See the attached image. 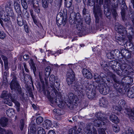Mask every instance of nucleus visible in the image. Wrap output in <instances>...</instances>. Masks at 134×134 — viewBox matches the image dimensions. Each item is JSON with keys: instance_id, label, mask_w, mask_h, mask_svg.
I'll return each mask as SVG.
<instances>
[{"instance_id": "f257e3e1", "label": "nucleus", "mask_w": 134, "mask_h": 134, "mask_svg": "<svg viewBox=\"0 0 134 134\" xmlns=\"http://www.w3.org/2000/svg\"><path fill=\"white\" fill-rule=\"evenodd\" d=\"M69 21L72 24H76L78 30H81L82 24V22L79 13L76 14L74 12L71 13L69 18Z\"/></svg>"}, {"instance_id": "f03ea898", "label": "nucleus", "mask_w": 134, "mask_h": 134, "mask_svg": "<svg viewBox=\"0 0 134 134\" xmlns=\"http://www.w3.org/2000/svg\"><path fill=\"white\" fill-rule=\"evenodd\" d=\"M9 85L11 90H14L15 91H17L19 94L22 97L24 96V93L22 92L21 87L15 76H14L13 77Z\"/></svg>"}, {"instance_id": "7ed1b4c3", "label": "nucleus", "mask_w": 134, "mask_h": 134, "mask_svg": "<svg viewBox=\"0 0 134 134\" xmlns=\"http://www.w3.org/2000/svg\"><path fill=\"white\" fill-rule=\"evenodd\" d=\"M98 12L95 13V17L96 25L97 27L99 28H102L105 26V23L104 21L102 18V14L100 7L98 8Z\"/></svg>"}, {"instance_id": "20e7f679", "label": "nucleus", "mask_w": 134, "mask_h": 134, "mask_svg": "<svg viewBox=\"0 0 134 134\" xmlns=\"http://www.w3.org/2000/svg\"><path fill=\"white\" fill-rule=\"evenodd\" d=\"M84 89L88 98L91 99H93L95 97L96 92L95 89H91L92 85L88 82H86L84 86Z\"/></svg>"}, {"instance_id": "39448f33", "label": "nucleus", "mask_w": 134, "mask_h": 134, "mask_svg": "<svg viewBox=\"0 0 134 134\" xmlns=\"http://www.w3.org/2000/svg\"><path fill=\"white\" fill-rule=\"evenodd\" d=\"M114 89L120 93H122L126 91V84L123 82L119 81L117 82L114 83L113 84Z\"/></svg>"}, {"instance_id": "423d86ee", "label": "nucleus", "mask_w": 134, "mask_h": 134, "mask_svg": "<svg viewBox=\"0 0 134 134\" xmlns=\"http://www.w3.org/2000/svg\"><path fill=\"white\" fill-rule=\"evenodd\" d=\"M120 63L115 60H111L109 62V66L110 67L113 71L117 74L120 75V71L119 69Z\"/></svg>"}, {"instance_id": "0eeeda50", "label": "nucleus", "mask_w": 134, "mask_h": 134, "mask_svg": "<svg viewBox=\"0 0 134 134\" xmlns=\"http://www.w3.org/2000/svg\"><path fill=\"white\" fill-rule=\"evenodd\" d=\"M115 25V30L122 35L127 34V31L126 29H128L127 28V27H129V26H130V27H129V28L131 29L130 26V25H127L126 28H125L122 25L118 23H116ZM131 29H132L131 28Z\"/></svg>"}, {"instance_id": "6e6552de", "label": "nucleus", "mask_w": 134, "mask_h": 134, "mask_svg": "<svg viewBox=\"0 0 134 134\" xmlns=\"http://www.w3.org/2000/svg\"><path fill=\"white\" fill-rule=\"evenodd\" d=\"M68 97L71 101V102L68 103L67 104V105L70 109H72L73 108V105L72 102H76L78 100V99L76 95H75L74 93L70 92L68 94Z\"/></svg>"}, {"instance_id": "1a4fd4ad", "label": "nucleus", "mask_w": 134, "mask_h": 134, "mask_svg": "<svg viewBox=\"0 0 134 134\" xmlns=\"http://www.w3.org/2000/svg\"><path fill=\"white\" fill-rule=\"evenodd\" d=\"M99 92L103 95H106L108 93L110 90L109 87L107 86H106L105 84L98 85Z\"/></svg>"}, {"instance_id": "9d476101", "label": "nucleus", "mask_w": 134, "mask_h": 134, "mask_svg": "<svg viewBox=\"0 0 134 134\" xmlns=\"http://www.w3.org/2000/svg\"><path fill=\"white\" fill-rule=\"evenodd\" d=\"M72 88L78 93H82L83 92V86L79 84L78 82H76L72 85Z\"/></svg>"}, {"instance_id": "9b49d317", "label": "nucleus", "mask_w": 134, "mask_h": 134, "mask_svg": "<svg viewBox=\"0 0 134 134\" xmlns=\"http://www.w3.org/2000/svg\"><path fill=\"white\" fill-rule=\"evenodd\" d=\"M20 2L18 0H16L14 2V5L15 9L18 14V15L21 16V11Z\"/></svg>"}, {"instance_id": "f8f14e48", "label": "nucleus", "mask_w": 134, "mask_h": 134, "mask_svg": "<svg viewBox=\"0 0 134 134\" xmlns=\"http://www.w3.org/2000/svg\"><path fill=\"white\" fill-rule=\"evenodd\" d=\"M94 78L95 81L99 84H105V78L104 77H102L100 75H98L97 74H95L94 76Z\"/></svg>"}, {"instance_id": "ddd939ff", "label": "nucleus", "mask_w": 134, "mask_h": 134, "mask_svg": "<svg viewBox=\"0 0 134 134\" xmlns=\"http://www.w3.org/2000/svg\"><path fill=\"white\" fill-rule=\"evenodd\" d=\"M119 3L121 4V14L123 20L124 21L125 19V9L126 8V6L125 2L123 0H119Z\"/></svg>"}, {"instance_id": "4468645a", "label": "nucleus", "mask_w": 134, "mask_h": 134, "mask_svg": "<svg viewBox=\"0 0 134 134\" xmlns=\"http://www.w3.org/2000/svg\"><path fill=\"white\" fill-rule=\"evenodd\" d=\"M122 75L126 77L128 75H133L134 72L133 69L131 66H129L127 69L122 70Z\"/></svg>"}, {"instance_id": "2eb2a0df", "label": "nucleus", "mask_w": 134, "mask_h": 134, "mask_svg": "<svg viewBox=\"0 0 134 134\" xmlns=\"http://www.w3.org/2000/svg\"><path fill=\"white\" fill-rule=\"evenodd\" d=\"M82 73L83 76L88 79H91L93 77V75L91 72L88 69L84 68L82 70Z\"/></svg>"}, {"instance_id": "dca6fc26", "label": "nucleus", "mask_w": 134, "mask_h": 134, "mask_svg": "<svg viewBox=\"0 0 134 134\" xmlns=\"http://www.w3.org/2000/svg\"><path fill=\"white\" fill-rule=\"evenodd\" d=\"M105 115L104 114L99 112L96 114L95 116L97 119L100 120H102L106 122H107L108 121V120L105 117Z\"/></svg>"}, {"instance_id": "f3484780", "label": "nucleus", "mask_w": 134, "mask_h": 134, "mask_svg": "<svg viewBox=\"0 0 134 134\" xmlns=\"http://www.w3.org/2000/svg\"><path fill=\"white\" fill-rule=\"evenodd\" d=\"M93 122L94 126L97 127H99L102 126V125H104L106 123L104 121L98 119L94 120L93 121Z\"/></svg>"}, {"instance_id": "a211bd4d", "label": "nucleus", "mask_w": 134, "mask_h": 134, "mask_svg": "<svg viewBox=\"0 0 134 134\" xmlns=\"http://www.w3.org/2000/svg\"><path fill=\"white\" fill-rule=\"evenodd\" d=\"M121 53L122 56L125 58L129 59L131 57V52L128 50L124 49L121 50Z\"/></svg>"}, {"instance_id": "6ab92c4d", "label": "nucleus", "mask_w": 134, "mask_h": 134, "mask_svg": "<svg viewBox=\"0 0 134 134\" xmlns=\"http://www.w3.org/2000/svg\"><path fill=\"white\" fill-rule=\"evenodd\" d=\"M124 112L129 118L133 117L134 116V108L131 109L129 108H125Z\"/></svg>"}, {"instance_id": "aec40b11", "label": "nucleus", "mask_w": 134, "mask_h": 134, "mask_svg": "<svg viewBox=\"0 0 134 134\" xmlns=\"http://www.w3.org/2000/svg\"><path fill=\"white\" fill-rule=\"evenodd\" d=\"M99 103L100 106L104 107H107L108 104L107 100L105 98L103 97L99 100Z\"/></svg>"}, {"instance_id": "412c9836", "label": "nucleus", "mask_w": 134, "mask_h": 134, "mask_svg": "<svg viewBox=\"0 0 134 134\" xmlns=\"http://www.w3.org/2000/svg\"><path fill=\"white\" fill-rule=\"evenodd\" d=\"M43 126L47 129H49V128L53 127V125L52 121L48 119L46 120L45 123L43 125Z\"/></svg>"}, {"instance_id": "4be33fe9", "label": "nucleus", "mask_w": 134, "mask_h": 134, "mask_svg": "<svg viewBox=\"0 0 134 134\" xmlns=\"http://www.w3.org/2000/svg\"><path fill=\"white\" fill-rule=\"evenodd\" d=\"M8 119L4 117L0 119V124L2 127H5L8 124Z\"/></svg>"}, {"instance_id": "5701e85b", "label": "nucleus", "mask_w": 134, "mask_h": 134, "mask_svg": "<svg viewBox=\"0 0 134 134\" xmlns=\"http://www.w3.org/2000/svg\"><path fill=\"white\" fill-rule=\"evenodd\" d=\"M105 2L108 4H112L114 5L115 7H118V4L119 2V0H105Z\"/></svg>"}, {"instance_id": "b1692460", "label": "nucleus", "mask_w": 134, "mask_h": 134, "mask_svg": "<svg viewBox=\"0 0 134 134\" xmlns=\"http://www.w3.org/2000/svg\"><path fill=\"white\" fill-rule=\"evenodd\" d=\"M33 8L34 11L38 14L40 13V10L39 7V4L38 2L37 1H36L35 4H34L33 5Z\"/></svg>"}, {"instance_id": "393cba45", "label": "nucleus", "mask_w": 134, "mask_h": 134, "mask_svg": "<svg viewBox=\"0 0 134 134\" xmlns=\"http://www.w3.org/2000/svg\"><path fill=\"white\" fill-rule=\"evenodd\" d=\"M92 124L91 123L88 124L83 129L84 134H92L90 130V127Z\"/></svg>"}, {"instance_id": "a878e982", "label": "nucleus", "mask_w": 134, "mask_h": 134, "mask_svg": "<svg viewBox=\"0 0 134 134\" xmlns=\"http://www.w3.org/2000/svg\"><path fill=\"white\" fill-rule=\"evenodd\" d=\"M127 94L128 97L129 98H134V88H130L127 92Z\"/></svg>"}, {"instance_id": "bb28decb", "label": "nucleus", "mask_w": 134, "mask_h": 134, "mask_svg": "<svg viewBox=\"0 0 134 134\" xmlns=\"http://www.w3.org/2000/svg\"><path fill=\"white\" fill-rule=\"evenodd\" d=\"M66 76V78H69L70 79H73L75 80L74 73L72 70H71L69 72H67Z\"/></svg>"}, {"instance_id": "cd10ccee", "label": "nucleus", "mask_w": 134, "mask_h": 134, "mask_svg": "<svg viewBox=\"0 0 134 134\" xmlns=\"http://www.w3.org/2000/svg\"><path fill=\"white\" fill-rule=\"evenodd\" d=\"M56 77H55V76L54 75H51L49 77V80L50 83L51 84V87L53 88H55L54 85V80Z\"/></svg>"}, {"instance_id": "c85d7f7f", "label": "nucleus", "mask_w": 134, "mask_h": 134, "mask_svg": "<svg viewBox=\"0 0 134 134\" xmlns=\"http://www.w3.org/2000/svg\"><path fill=\"white\" fill-rule=\"evenodd\" d=\"M17 22L18 24L20 26H22L24 24L23 20L21 15V16L18 15L17 17Z\"/></svg>"}, {"instance_id": "c756f323", "label": "nucleus", "mask_w": 134, "mask_h": 134, "mask_svg": "<svg viewBox=\"0 0 134 134\" xmlns=\"http://www.w3.org/2000/svg\"><path fill=\"white\" fill-rule=\"evenodd\" d=\"M110 120L115 123H117L119 122V120L117 116L114 115H112L110 117Z\"/></svg>"}, {"instance_id": "7c9ffc66", "label": "nucleus", "mask_w": 134, "mask_h": 134, "mask_svg": "<svg viewBox=\"0 0 134 134\" xmlns=\"http://www.w3.org/2000/svg\"><path fill=\"white\" fill-rule=\"evenodd\" d=\"M1 56L4 62L5 68L6 69L7 68L8 65V58L3 55H1Z\"/></svg>"}, {"instance_id": "2f4dec72", "label": "nucleus", "mask_w": 134, "mask_h": 134, "mask_svg": "<svg viewBox=\"0 0 134 134\" xmlns=\"http://www.w3.org/2000/svg\"><path fill=\"white\" fill-rule=\"evenodd\" d=\"M108 75L113 79L114 83L117 82L118 81H119L117 79V77L113 73L109 72L108 74Z\"/></svg>"}, {"instance_id": "473e14b6", "label": "nucleus", "mask_w": 134, "mask_h": 134, "mask_svg": "<svg viewBox=\"0 0 134 134\" xmlns=\"http://www.w3.org/2000/svg\"><path fill=\"white\" fill-rule=\"evenodd\" d=\"M22 15L23 17L25 19L27 20L30 16L27 10H23Z\"/></svg>"}, {"instance_id": "72a5a7b5", "label": "nucleus", "mask_w": 134, "mask_h": 134, "mask_svg": "<svg viewBox=\"0 0 134 134\" xmlns=\"http://www.w3.org/2000/svg\"><path fill=\"white\" fill-rule=\"evenodd\" d=\"M86 23L89 24L91 22L90 16V14H87V15L83 16Z\"/></svg>"}, {"instance_id": "f704fd0d", "label": "nucleus", "mask_w": 134, "mask_h": 134, "mask_svg": "<svg viewBox=\"0 0 134 134\" xmlns=\"http://www.w3.org/2000/svg\"><path fill=\"white\" fill-rule=\"evenodd\" d=\"M21 5L23 8L25 10H27L28 6L26 0H21Z\"/></svg>"}, {"instance_id": "c9c22d12", "label": "nucleus", "mask_w": 134, "mask_h": 134, "mask_svg": "<svg viewBox=\"0 0 134 134\" xmlns=\"http://www.w3.org/2000/svg\"><path fill=\"white\" fill-rule=\"evenodd\" d=\"M48 0H42V6L44 8H47L48 7L49 4Z\"/></svg>"}, {"instance_id": "e433bc0d", "label": "nucleus", "mask_w": 134, "mask_h": 134, "mask_svg": "<svg viewBox=\"0 0 134 134\" xmlns=\"http://www.w3.org/2000/svg\"><path fill=\"white\" fill-rule=\"evenodd\" d=\"M118 104L121 108H122L125 106L126 103L124 100L121 99L119 101Z\"/></svg>"}, {"instance_id": "4c0bfd02", "label": "nucleus", "mask_w": 134, "mask_h": 134, "mask_svg": "<svg viewBox=\"0 0 134 134\" xmlns=\"http://www.w3.org/2000/svg\"><path fill=\"white\" fill-rule=\"evenodd\" d=\"M13 110L12 109L9 108L7 110L6 113L7 115L9 117L12 116L13 115Z\"/></svg>"}, {"instance_id": "58836bf2", "label": "nucleus", "mask_w": 134, "mask_h": 134, "mask_svg": "<svg viewBox=\"0 0 134 134\" xmlns=\"http://www.w3.org/2000/svg\"><path fill=\"white\" fill-rule=\"evenodd\" d=\"M72 0L65 1V4L66 7L68 8H70L72 5Z\"/></svg>"}, {"instance_id": "ea45409f", "label": "nucleus", "mask_w": 134, "mask_h": 134, "mask_svg": "<svg viewBox=\"0 0 134 134\" xmlns=\"http://www.w3.org/2000/svg\"><path fill=\"white\" fill-rule=\"evenodd\" d=\"M113 129L114 131L116 132H118L119 131V126L116 124H114L113 125Z\"/></svg>"}, {"instance_id": "a19ab883", "label": "nucleus", "mask_w": 134, "mask_h": 134, "mask_svg": "<svg viewBox=\"0 0 134 134\" xmlns=\"http://www.w3.org/2000/svg\"><path fill=\"white\" fill-rule=\"evenodd\" d=\"M66 81L69 85H72L74 82H76L74 79H70L69 78H66Z\"/></svg>"}, {"instance_id": "79ce46f5", "label": "nucleus", "mask_w": 134, "mask_h": 134, "mask_svg": "<svg viewBox=\"0 0 134 134\" xmlns=\"http://www.w3.org/2000/svg\"><path fill=\"white\" fill-rule=\"evenodd\" d=\"M43 120V118L40 116L37 117L36 119V122L37 124H39L42 123Z\"/></svg>"}, {"instance_id": "37998d69", "label": "nucleus", "mask_w": 134, "mask_h": 134, "mask_svg": "<svg viewBox=\"0 0 134 134\" xmlns=\"http://www.w3.org/2000/svg\"><path fill=\"white\" fill-rule=\"evenodd\" d=\"M10 99L12 100V102L14 103L15 105L17 107H20V103L17 101H16V100L14 98V97L10 96Z\"/></svg>"}, {"instance_id": "c03bdc74", "label": "nucleus", "mask_w": 134, "mask_h": 134, "mask_svg": "<svg viewBox=\"0 0 134 134\" xmlns=\"http://www.w3.org/2000/svg\"><path fill=\"white\" fill-rule=\"evenodd\" d=\"M54 83L55 82L57 84L55 85L54 84V86L57 89H58L59 88L60 86V81L58 79L57 77H56L54 81Z\"/></svg>"}, {"instance_id": "a18cd8bd", "label": "nucleus", "mask_w": 134, "mask_h": 134, "mask_svg": "<svg viewBox=\"0 0 134 134\" xmlns=\"http://www.w3.org/2000/svg\"><path fill=\"white\" fill-rule=\"evenodd\" d=\"M8 94L7 93V91H3L1 96V98L5 99L8 96Z\"/></svg>"}, {"instance_id": "49530a36", "label": "nucleus", "mask_w": 134, "mask_h": 134, "mask_svg": "<svg viewBox=\"0 0 134 134\" xmlns=\"http://www.w3.org/2000/svg\"><path fill=\"white\" fill-rule=\"evenodd\" d=\"M38 134H46L44 130L42 127H39L38 128Z\"/></svg>"}, {"instance_id": "de8ad7c7", "label": "nucleus", "mask_w": 134, "mask_h": 134, "mask_svg": "<svg viewBox=\"0 0 134 134\" xmlns=\"http://www.w3.org/2000/svg\"><path fill=\"white\" fill-rule=\"evenodd\" d=\"M4 102L5 104H7L10 106H12L13 105V103L8 98H6L4 99Z\"/></svg>"}, {"instance_id": "09e8293b", "label": "nucleus", "mask_w": 134, "mask_h": 134, "mask_svg": "<svg viewBox=\"0 0 134 134\" xmlns=\"http://www.w3.org/2000/svg\"><path fill=\"white\" fill-rule=\"evenodd\" d=\"M129 66H128L127 64L125 63H122V64L120 65V69L122 71V70H125V69L126 68Z\"/></svg>"}, {"instance_id": "8fccbe9b", "label": "nucleus", "mask_w": 134, "mask_h": 134, "mask_svg": "<svg viewBox=\"0 0 134 134\" xmlns=\"http://www.w3.org/2000/svg\"><path fill=\"white\" fill-rule=\"evenodd\" d=\"M8 16L11 17L12 18H14V14L13 11V10H10L7 12V14Z\"/></svg>"}, {"instance_id": "3c124183", "label": "nucleus", "mask_w": 134, "mask_h": 134, "mask_svg": "<svg viewBox=\"0 0 134 134\" xmlns=\"http://www.w3.org/2000/svg\"><path fill=\"white\" fill-rule=\"evenodd\" d=\"M122 134H134V133L132 129L129 128L126 130L125 132L123 133Z\"/></svg>"}, {"instance_id": "603ef678", "label": "nucleus", "mask_w": 134, "mask_h": 134, "mask_svg": "<svg viewBox=\"0 0 134 134\" xmlns=\"http://www.w3.org/2000/svg\"><path fill=\"white\" fill-rule=\"evenodd\" d=\"M106 55L107 58L109 59H113L114 58V55L113 54L112 52L107 53Z\"/></svg>"}, {"instance_id": "864d4df0", "label": "nucleus", "mask_w": 134, "mask_h": 134, "mask_svg": "<svg viewBox=\"0 0 134 134\" xmlns=\"http://www.w3.org/2000/svg\"><path fill=\"white\" fill-rule=\"evenodd\" d=\"M115 38L116 41L119 44L121 45V44L120 43V42L123 41L122 38L118 36H116L115 37Z\"/></svg>"}, {"instance_id": "5fc2aeb1", "label": "nucleus", "mask_w": 134, "mask_h": 134, "mask_svg": "<svg viewBox=\"0 0 134 134\" xmlns=\"http://www.w3.org/2000/svg\"><path fill=\"white\" fill-rule=\"evenodd\" d=\"M2 19L5 22H7L8 23H9L10 21V18L7 15H6L4 18H2Z\"/></svg>"}, {"instance_id": "6e6d98bb", "label": "nucleus", "mask_w": 134, "mask_h": 134, "mask_svg": "<svg viewBox=\"0 0 134 134\" xmlns=\"http://www.w3.org/2000/svg\"><path fill=\"white\" fill-rule=\"evenodd\" d=\"M24 121L23 119H21L20 120V129L21 130H22L24 128Z\"/></svg>"}, {"instance_id": "4d7b16f0", "label": "nucleus", "mask_w": 134, "mask_h": 134, "mask_svg": "<svg viewBox=\"0 0 134 134\" xmlns=\"http://www.w3.org/2000/svg\"><path fill=\"white\" fill-rule=\"evenodd\" d=\"M76 130L74 128L70 129L69 134H76Z\"/></svg>"}, {"instance_id": "13d9d810", "label": "nucleus", "mask_w": 134, "mask_h": 134, "mask_svg": "<svg viewBox=\"0 0 134 134\" xmlns=\"http://www.w3.org/2000/svg\"><path fill=\"white\" fill-rule=\"evenodd\" d=\"M54 92L55 93V94L56 95V96L54 97V99H55L54 102H55V103H56V104H58V101H59V100H57V99L58 97H57V91L56 90H55H55H54Z\"/></svg>"}, {"instance_id": "bf43d9fd", "label": "nucleus", "mask_w": 134, "mask_h": 134, "mask_svg": "<svg viewBox=\"0 0 134 134\" xmlns=\"http://www.w3.org/2000/svg\"><path fill=\"white\" fill-rule=\"evenodd\" d=\"M99 134H105L104 129L103 128L99 129L98 130Z\"/></svg>"}, {"instance_id": "052dcab7", "label": "nucleus", "mask_w": 134, "mask_h": 134, "mask_svg": "<svg viewBox=\"0 0 134 134\" xmlns=\"http://www.w3.org/2000/svg\"><path fill=\"white\" fill-rule=\"evenodd\" d=\"M5 36L6 35L3 32L0 31V38L3 39L5 37Z\"/></svg>"}, {"instance_id": "680f3d73", "label": "nucleus", "mask_w": 134, "mask_h": 134, "mask_svg": "<svg viewBox=\"0 0 134 134\" xmlns=\"http://www.w3.org/2000/svg\"><path fill=\"white\" fill-rule=\"evenodd\" d=\"M82 13L83 16L85 15H87V14H89V12L88 10L85 8H84L82 10Z\"/></svg>"}, {"instance_id": "e2e57ef3", "label": "nucleus", "mask_w": 134, "mask_h": 134, "mask_svg": "<svg viewBox=\"0 0 134 134\" xmlns=\"http://www.w3.org/2000/svg\"><path fill=\"white\" fill-rule=\"evenodd\" d=\"M91 126L90 127V130L92 134H97V131L96 129H95L94 127H93L92 128L93 129V132L91 131V127H92V124Z\"/></svg>"}, {"instance_id": "0e129e2a", "label": "nucleus", "mask_w": 134, "mask_h": 134, "mask_svg": "<svg viewBox=\"0 0 134 134\" xmlns=\"http://www.w3.org/2000/svg\"><path fill=\"white\" fill-rule=\"evenodd\" d=\"M113 110L116 111H121L120 109L118 106H114L113 107Z\"/></svg>"}, {"instance_id": "69168bd1", "label": "nucleus", "mask_w": 134, "mask_h": 134, "mask_svg": "<svg viewBox=\"0 0 134 134\" xmlns=\"http://www.w3.org/2000/svg\"><path fill=\"white\" fill-rule=\"evenodd\" d=\"M23 65L25 69V71L29 73V71L27 68V66L26 63H23Z\"/></svg>"}, {"instance_id": "338daca9", "label": "nucleus", "mask_w": 134, "mask_h": 134, "mask_svg": "<svg viewBox=\"0 0 134 134\" xmlns=\"http://www.w3.org/2000/svg\"><path fill=\"white\" fill-rule=\"evenodd\" d=\"M62 24L63 26H64L66 24V18H64V17H62Z\"/></svg>"}, {"instance_id": "774afa93", "label": "nucleus", "mask_w": 134, "mask_h": 134, "mask_svg": "<svg viewBox=\"0 0 134 134\" xmlns=\"http://www.w3.org/2000/svg\"><path fill=\"white\" fill-rule=\"evenodd\" d=\"M23 58L26 61H27L29 58V56L28 54H26L24 55Z\"/></svg>"}]
</instances>
